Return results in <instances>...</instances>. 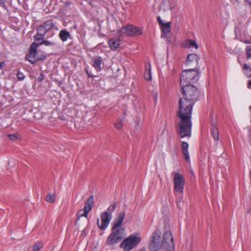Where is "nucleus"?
<instances>
[{
  "label": "nucleus",
  "instance_id": "nucleus-1",
  "mask_svg": "<svg viewBox=\"0 0 251 251\" xmlns=\"http://www.w3.org/2000/svg\"><path fill=\"white\" fill-rule=\"evenodd\" d=\"M161 232L159 229H155L152 234L149 251H174V238L170 231H166L161 241Z\"/></svg>",
  "mask_w": 251,
  "mask_h": 251
},
{
  "label": "nucleus",
  "instance_id": "nucleus-2",
  "mask_svg": "<svg viewBox=\"0 0 251 251\" xmlns=\"http://www.w3.org/2000/svg\"><path fill=\"white\" fill-rule=\"evenodd\" d=\"M183 97L178 101V109L192 111L195 102L198 100L200 93L198 89L193 85L181 86Z\"/></svg>",
  "mask_w": 251,
  "mask_h": 251
},
{
  "label": "nucleus",
  "instance_id": "nucleus-3",
  "mask_svg": "<svg viewBox=\"0 0 251 251\" xmlns=\"http://www.w3.org/2000/svg\"><path fill=\"white\" fill-rule=\"evenodd\" d=\"M176 114L178 119L176 127L177 134L181 138H189L191 136L192 127V111L178 109Z\"/></svg>",
  "mask_w": 251,
  "mask_h": 251
},
{
  "label": "nucleus",
  "instance_id": "nucleus-4",
  "mask_svg": "<svg viewBox=\"0 0 251 251\" xmlns=\"http://www.w3.org/2000/svg\"><path fill=\"white\" fill-rule=\"evenodd\" d=\"M199 75L200 73L196 68L183 70L180 76V86L192 85L198 80Z\"/></svg>",
  "mask_w": 251,
  "mask_h": 251
},
{
  "label": "nucleus",
  "instance_id": "nucleus-5",
  "mask_svg": "<svg viewBox=\"0 0 251 251\" xmlns=\"http://www.w3.org/2000/svg\"><path fill=\"white\" fill-rule=\"evenodd\" d=\"M38 47L36 43L33 42L30 46L29 53L26 55V58L31 64L46 58V53L40 50H37Z\"/></svg>",
  "mask_w": 251,
  "mask_h": 251
},
{
  "label": "nucleus",
  "instance_id": "nucleus-6",
  "mask_svg": "<svg viewBox=\"0 0 251 251\" xmlns=\"http://www.w3.org/2000/svg\"><path fill=\"white\" fill-rule=\"evenodd\" d=\"M141 241V238L137 233L132 234L126 238L120 244V247L124 251H129L135 248Z\"/></svg>",
  "mask_w": 251,
  "mask_h": 251
},
{
  "label": "nucleus",
  "instance_id": "nucleus-7",
  "mask_svg": "<svg viewBox=\"0 0 251 251\" xmlns=\"http://www.w3.org/2000/svg\"><path fill=\"white\" fill-rule=\"evenodd\" d=\"M173 181L175 194H180V197L181 198H182V194L183 193L184 186L185 182L183 176L179 173H175L173 176Z\"/></svg>",
  "mask_w": 251,
  "mask_h": 251
},
{
  "label": "nucleus",
  "instance_id": "nucleus-8",
  "mask_svg": "<svg viewBox=\"0 0 251 251\" xmlns=\"http://www.w3.org/2000/svg\"><path fill=\"white\" fill-rule=\"evenodd\" d=\"M111 233L106 241V244L108 245H114L119 243L124 236L125 229L124 228L111 230Z\"/></svg>",
  "mask_w": 251,
  "mask_h": 251
},
{
  "label": "nucleus",
  "instance_id": "nucleus-9",
  "mask_svg": "<svg viewBox=\"0 0 251 251\" xmlns=\"http://www.w3.org/2000/svg\"><path fill=\"white\" fill-rule=\"evenodd\" d=\"M122 32L126 33L127 36H132L135 35H141L143 33V31L137 26L127 25L117 32L119 34Z\"/></svg>",
  "mask_w": 251,
  "mask_h": 251
},
{
  "label": "nucleus",
  "instance_id": "nucleus-10",
  "mask_svg": "<svg viewBox=\"0 0 251 251\" xmlns=\"http://www.w3.org/2000/svg\"><path fill=\"white\" fill-rule=\"evenodd\" d=\"M112 218V215L111 213H108V211L103 212L100 215L101 225H100L99 219H97V225L100 229L104 230L109 225Z\"/></svg>",
  "mask_w": 251,
  "mask_h": 251
},
{
  "label": "nucleus",
  "instance_id": "nucleus-11",
  "mask_svg": "<svg viewBox=\"0 0 251 251\" xmlns=\"http://www.w3.org/2000/svg\"><path fill=\"white\" fill-rule=\"evenodd\" d=\"M125 216V213L123 211L120 212L118 214L112 223V226L111 230H115L119 228L124 221Z\"/></svg>",
  "mask_w": 251,
  "mask_h": 251
},
{
  "label": "nucleus",
  "instance_id": "nucleus-12",
  "mask_svg": "<svg viewBox=\"0 0 251 251\" xmlns=\"http://www.w3.org/2000/svg\"><path fill=\"white\" fill-rule=\"evenodd\" d=\"M175 5L174 0H161L159 10L163 11L171 10L174 8Z\"/></svg>",
  "mask_w": 251,
  "mask_h": 251
},
{
  "label": "nucleus",
  "instance_id": "nucleus-13",
  "mask_svg": "<svg viewBox=\"0 0 251 251\" xmlns=\"http://www.w3.org/2000/svg\"><path fill=\"white\" fill-rule=\"evenodd\" d=\"M210 132L215 141H218L219 140V133L218 127L214 121L210 122Z\"/></svg>",
  "mask_w": 251,
  "mask_h": 251
},
{
  "label": "nucleus",
  "instance_id": "nucleus-14",
  "mask_svg": "<svg viewBox=\"0 0 251 251\" xmlns=\"http://www.w3.org/2000/svg\"><path fill=\"white\" fill-rule=\"evenodd\" d=\"M188 143L186 142H182L181 143V150L182 154L186 162H190V156L188 151Z\"/></svg>",
  "mask_w": 251,
  "mask_h": 251
},
{
  "label": "nucleus",
  "instance_id": "nucleus-15",
  "mask_svg": "<svg viewBox=\"0 0 251 251\" xmlns=\"http://www.w3.org/2000/svg\"><path fill=\"white\" fill-rule=\"evenodd\" d=\"M200 58L195 53L189 54L186 59L185 63L187 65H190L194 63L196 66L198 65Z\"/></svg>",
  "mask_w": 251,
  "mask_h": 251
},
{
  "label": "nucleus",
  "instance_id": "nucleus-16",
  "mask_svg": "<svg viewBox=\"0 0 251 251\" xmlns=\"http://www.w3.org/2000/svg\"><path fill=\"white\" fill-rule=\"evenodd\" d=\"M94 203L93 196H90L85 203L83 208L84 210V214L88 215L89 212L92 209V205Z\"/></svg>",
  "mask_w": 251,
  "mask_h": 251
},
{
  "label": "nucleus",
  "instance_id": "nucleus-17",
  "mask_svg": "<svg viewBox=\"0 0 251 251\" xmlns=\"http://www.w3.org/2000/svg\"><path fill=\"white\" fill-rule=\"evenodd\" d=\"M93 67L97 71H100L101 69V65L102 63V59L101 57L99 56H95L93 59Z\"/></svg>",
  "mask_w": 251,
  "mask_h": 251
},
{
  "label": "nucleus",
  "instance_id": "nucleus-18",
  "mask_svg": "<svg viewBox=\"0 0 251 251\" xmlns=\"http://www.w3.org/2000/svg\"><path fill=\"white\" fill-rule=\"evenodd\" d=\"M108 45L112 50H115L120 46V40L116 38H111L109 40Z\"/></svg>",
  "mask_w": 251,
  "mask_h": 251
},
{
  "label": "nucleus",
  "instance_id": "nucleus-19",
  "mask_svg": "<svg viewBox=\"0 0 251 251\" xmlns=\"http://www.w3.org/2000/svg\"><path fill=\"white\" fill-rule=\"evenodd\" d=\"M162 31L165 34H168L171 32V23L168 22L167 23H164L161 25Z\"/></svg>",
  "mask_w": 251,
  "mask_h": 251
},
{
  "label": "nucleus",
  "instance_id": "nucleus-20",
  "mask_svg": "<svg viewBox=\"0 0 251 251\" xmlns=\"http://www.w3.org/2000/svg\"><path fill=\"white\" fill-rule=\"evenodd\" d=\"M59 36L61 40L65 42L70 37V34L68 31L65 30H61L59 32Z\"/></svg>",
  "mask_w": 251,
  "mask_h": 251
},
{
  "label": "nucleus",
  "instance_id": "nucleus-21",
  "mask_svg": "<svg viewBox=\"0 0 251 251\" xmlns=\"http://www.w3.org/2000/svg\"><path fill=\"white\" fill-rule=\"evenodd\" d=\"M146 71L145 72L144 77L146 80H150L151 79V64L146 65Z\"/></svg>",
  "mask_w": 251,
  "mask_h": 251
},
{
  "label": "nucleus",
  "instance_id": "nucleus-22",
  "mask_svg": "<svg viewBox=\"0 0 251 251\" xmlns=\"http://www.w3.org/2000/svg\"><path fill=\"white\" fill-rule=\"evenodd\" d=\"M41 25L44 26L45 29H46L47 32L54 26L52 20L51 19L46 21Z\"/></svg>",
  "mask_w": 251,
  "mask_h": 251
},
{
  "label": "nucleus",
  "instance_id": "nucleus-23",
  "mask_svg": "<svg viewBox=\"0 0 251 251\" xmlns=\"http://www.w3.org/2000/svg\"><path fill=\"white\" fill-rule=\"evenodd\" d=\"M243 71L247 77H251V68L247 64H244L243 67Z\"/></svg>",
  "mask_w": 251,
  "mask_h": 251
},
{
  "label": "nucleus",
  "instance_id": "nucleus-24",
  "mask_svg": "<svg viewBox=\"0 0 251 251\" xmlns=\"http://www.w3.org/2000/svg\"><path fill=\"white\" fill-rule=\"evenodd\" d=\"M185 47L188 48H195L196 49H198V46L195 41L193 40H188L186 43Z\"/></svg>",
  "mask_w": 251,
  "mask_h": 251
},
{
  "label": "nucleus",
  "instance_id": "nucleus-25",
  "mask_svg": "<svg viewBox=\"0 0 251 251\" xmlns=\"http://www.w3.org/2000/svg\"><path fill=\"white\" fill-rule=\"evenodd\" d=\"M7 136L10 140L13 141L20 140L21 139V136L18 133L8 134Z\"/></svg>",
  "mask_w": 251,
  "mask_h": 251
},
{
  "label": "nucleus",
  "instance_id": "nucleus-26",
  "mask_svg": "<svg viewBox=\"0 0 251 251\" xmlns=\"http://www.w3.org/2000/svg\"><path fill=\"white\" fill-rule=\"evenodd\" d=\"M47 32L46 29H45L44 26L42 25H40L37 27V33L39 34L40 35L45 36Z\"/></svg>",
  "mask_w": 251,
  "mask_h": 251
},
{
  "label": "nucleus",
  "instance_id": "nucleus-27",
  "mask_svg": "<svg viewBox=\"0 0 251 251\" xmlns=\"http://www.w3.org/2000/svg\"><path fill=\"white\" fill-rule=\"evenodd\" d=\"M123 121H124V119H118L117 121H116V122L114 124V126L116 129H119V130L122 129V128L123 127Z\"/></svg>",
  "mask_w": 251,
  "mask_h": 251
},
{
  "label": "nucleus",
  "instance_id": "nucleus-28",
  "mask_svg": "<svg viewBox=\"0 0 251 251\" xmlns=\"http://www.w3.org/2000/svg\"><path fill=\"white\" fill-rule=\"evenodd\" d=\"M37 44V46H40L43 44H44L46 46H50L55 45V44L53 42H51L50 41H48L46 40H44L41 42V43H36Z\"/></svg>",
  "mask_w": 251,
  "mask_h": 251
},
{
  "label": "nucleus",
  "instance_id": "nucleus-29",
  "mask_svg": "<svg viewBox=\"0 0 251 251\" xmlns=\"http://www.w3.org/2000/svg\"><path fill=\"white\" fill-rule=\"evenodd\" d=\"M117 206V203L116 202H113L108 207L107 211L108 213H110L112 214V212H114Z\"/></svg>",
  "mask_w": 251,
  "mask_h": 251
},
{
  "label": "nucleus",
  "instance_id": "nucleus-30",
  "mask_svg": "<svg viewBox=\"0 0 251 251\" xmlns=\"http://www.w3.org/2000/svg\"><path fill=\"white\" fill-rule=\"evenodd\" d=\"M45 200L47 202L50 203H53L55 201V198L51 193H49L46 196Z\"/></svg>",
  "mask_w": 251,
  "mask_h": 251
},
{
  "label": "nucleus",
  "instance_id": "nucleus-31",
  "mask_svg": "<svg viewBox=\"0 0 251 251\" xmlns=\"http://www.w3.org/2000/svg\"><path fill=\"white\" fill-rule=\"evenodd\" d=\"M42 247V243H37L33 246L31 251H39Z\"/></svg>",
  "mask_w": 251,
  "mask_h": 251
},
{
  "label": "nucleus",
  "instance_id": "nucleus-32",
  "mask_svg": "<svg viewBox=\"0 0 251 251\" xmlns=\"http://www.w3.org/2000/svg\"><path fill=\"white\" fill-rule=\"evenodd\" d=\"M45 36L40 35L39 34L36 33V34L34 36V39L36 41H43L44 40Z\"/></svg>",
  "mask_w": 251,
  "mask_h": 251
},
{
  "label": "nucleus",
  "instance_id": "nucleus-33",
  "mask_svg": "<svg viewBox=\"0 0 251 251\" xmlns=\"http://www.w3.org/2000/svg\"><path fill=\"white\" fill-rule=\"evenodd\" d=\"M77 220H79V219L81 217L84 216V217H87V215H85L84 214V210L83 209H81V210H79L78 212H77Z\"/></svg>",
  "mask_w": 251,
  "mask_h": 251
},
{
  "label": "nucleus",
  "instance_id": "nucleus-34",
  "mask_svg": "<svg viewBox=\"0 0 251 251\" xmlns=\"http://www.w3.org/2000/svg\"><path fill=\"white\" fill-rule=\"evenodd\" d=\"M246 53L247 59L251 58V46H248L246 48Z\"/></svg>",
  "mask_w": 251,
  "mask_h": 251
},
{
  "label": "nucleus",
  "instance_id": "nucleus-35",
  "mask_svg": "<svg viewBox=\"0 0 251 251\" xmlns=\"http://www.w3.org/2000/svg\"><path fill=\"white\" fill-rule=\"evenodd\" d=\"M17 77L19 80H23L25 78V75L23 73L19 71L17 73Z\"/></svg>",
  "mask_w": 251,
  "mask_h": 251
},
{
  "label": "nucleus",
  "instance_id": "nucleus-36",
  "mask_svg": "<svg viewBox=\"0 0 251 251\" xmlns=\"http://www.w3.org/2000/svg\"><path fill=\"white\" fill-rule=\"evenodd\" d=\"M6 0H0V6L5 9H7V7L5 4Z\"/></svg>",
  "mask_w": 251,
  "mask_h": 251
},
{
  "label": "nucleus",
  "instance_id": "nucleus-37",
  "mask_svg": "<svg viewBox=\"0 0 251 251\" xmlns=\"http://www.w3.org/2000/svg\"><path fill=\"white\" fill-rule=\"evenodd\" d=\"M44 77L43 74H40V75L38 76V77L37 78V80L39 82H41L44 79Z\"/></svg>",
  "mask_w": 251,
  "mask_h": 251
},
{
  "label": "nucleus",
  "instance_id": "nucleus-38",
  "mask_svg": "<svg viewBox=\"0 0 251 251\" xmlns=\"http://www.w3.org/2000/svg\"><path fill=\"white\" fill-rule=\"evenodd\" d=\"M157 20L160 26L164 24L160 16L157 17Z\"/></svg>",
  "mask_w": 251,
  "mask_h": 251
},
{
  "label": "nucleus",
  "instance_id": "nucleus-39",
  "mask_svg": "<svg viewBox=\"0 0 251 251\" xmlns=\"http://www.w3.org/2000/svg\"><path fill=\"white\" fill-rule=\"evenodd\" d=\"M230 0L234 4L238 5V4L240 2V0Z\"/></svg>",
  "mask_w": 251,
  "mask_h": 251
},
{
  "label": "nucleus",
  "instance_id": "nucleus-40",
  "mask_svg": "<svg viewBox=\"0 0 251 251\" xmlns=\"http://www.w3.org/2000/svg\"><path fill=\"white\" fill-rule=\"evenodd\" d=\"M5 66V63L4 62H0V69H2Z\"/></svg>",
  "mask_w": 251,
  "mask_h": 251
},
{
  "label": "nucleus",
  "instance_id": "nucleus-41",
  "mask_svg": "<svg viewBox=\"0 0 251 251\" xmlns=\"http://www.w3.org/2000/svg\"><path fill=\"white\" fill-rule=\"evenodd\" d=\"M247 87L249 89H251V79L249 80Z\"/></svg>",
  "mask_w": 251,
  "mask_h": 251
},
{
  "label": "nucleus",
  "instance_id": "nucleus-42",
  "mask_svg": "<svg viewBox=\"0 0 251 251\" xmlns=\"http://www.w3.org/2000/svg\"><path fill=\"white\" fill-rule=\"evenodd\" d=\"M153 97L154 98V101L155 102L157 100V94H154L153 95Z\"/></svg>",
  "mask_w": 251,
  "mask_h": 251
},
{
  "label": "nucleus",
  "instance_id": "nucleus-43",
  "mask_svg": "<svg viewBox=\"0 0 251 251\" xmlns=\"http://www.w3.org/2000/svg\"><path fill=\"white\" fill-rule=\"evenodd\" d=\"M249 3L251 5V0H247Z\"/></svg>",
  "mask_w": 251,
  "mask_h": 251
},
{
  "label": "nucleus",
  "instance_id": "nucleus-44",
  "mask_svg": "<svg viewBox=\"0 0 251 251\" xmlns=\"http://www.w3.org/2000/svg\"><path fill=\"white\" fill-rule=\"evenodd\" d=\"M250 139H251V131H250Z\"/></svg>",
  "mask_w": 251,
  "mask_h": 251
},
{
  "label": "nucleus",
  "instance_id": "nucleus-45",
  "mask_svg": "<svg viewBox=\"0 0 251 251\" xmlns=\"http://www.w3.org/2000/svg\"><path fill=\"white\" fill-rule=\"evenodd\" d=\"M38 42H36V43H41V41H37Z\"/></svg>",
  "mask_w": 251,
  "mask_h": 251
},
{
  "label": "nucleus",
  "instance_id": "nucleus-46",
  "mask_svg": "<svg viewBox=\"0 0 251 251\" xmlns=\"http://www.w3.org/2000/svg\"><path fill=\"white\" fill-rule=\"evenodd\" d=\"M145 251V249H142V250H141V251Z\"/></svg>",
  "mask_w": 251,
  "mask_h": 251
}]
</instances>
